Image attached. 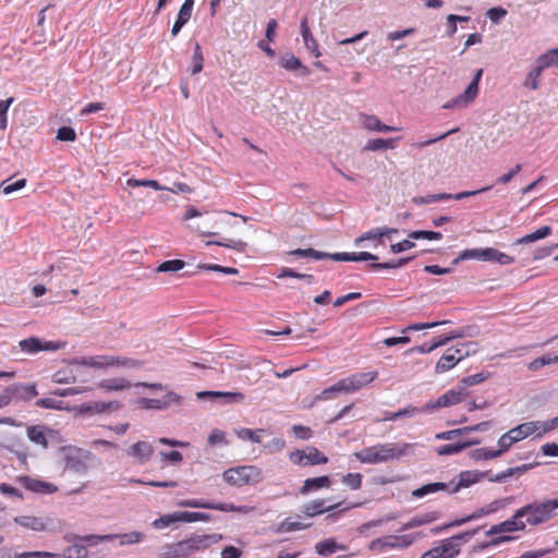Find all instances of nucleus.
Instances as JSON below:
<instances>
[{
	"mask_svg": "<svg viewBox=\"0 0 558 558\" xmlns=\"http://www.w3.org/2000/svg\"><path fill=\"white\" fill-rule=\"evenodd\" d=\"M74 544L63 550L64 558H86L88 550L86 545L80 541H73Z\"/></svg>",
	"mask_w": 558,
	"mask_h": 558,
	"instance_id": "nucleus-44",
	"label": "nucleus"
},
{
	"mask_svg": "<svg viewBox=\"0 0 558 558\" xmlns=\"http://www.w3.org/2000/svg\"><path fill=\"white\" fill-rule=\"evenodd\" d=\"M395 233H398V229H396V228H388V227L375 228V229H372V230L363 233L359 238H356L354 240V244H359L364 239H384L385 236H389L390 234H395Z\"/></svg>",
	"mask_w": 558,
	"mask_h": 558,
	"instance_id": "nucleus-36",
	"label": "nucleus"
},
{
	"mask_svg": "<svg viewBox=\"0 0 558 558\" xmlns=\"http://www.w3.org/2000/svg\"><path fill=\"white\" fill-rule=\"evenodd\" d=\"M557 361H558L557 355L546 354V355H543V356L537 357V359L533 360L532 362H530L527 367L530 371L536 372V371L541 369L542 367H544L545 365L555 363Z\"/></svg>",
	"mask_w": 558,
	"mask_h": 558,
	"instance_id": "nucleus-56",
	"label": "nucleus"
},
{
	"mask_svg": "<svg viewBox=\"0 0 558 558\" xmlns=\"http://www.w3.org/2000/svg\"><path fill=\"white\" fill-rule=\"evenodd\" d=\"M525 525L526 523L522 521V517H517L515 511L511 519L506 520L499 524L493 525L490 530L487 532V535L513 531H523L525 529Z\"/></svg>",
	"mask_w": 558,
	"mask_h": 558,
	"instance_id": "nucleus-19",
	"label": "nucleus"
},
{
	"mask_svg": "<svg viewBox=\"0 0 558 558\" xmlns=\"http://www.w3.org/2000/svg\"><path fill=\"white\" fill-rule=\"evenodd\" d=\"M470 457L475 461L490 460L500 457V451L489 450L487 448H478L471 451Z\"/></svg>",
	"mask_w": 558,
	"mask_h": 558,
	"instance_id": "nucleus-55",
	"label": "nucleus"
},
{
	"mask_svg": "<svg viewBox=\"0 0 558 558\" xmlns=\"http://www.w3.org/2000/svg\"><path fill=\"white\" fill-rule=\"evenodd\" d=\"M198 399H216L219 400L222 404H232V403H241L244 401L245 397L242 392H231V391H199L197 392Z\"/></svg>",
	"mask_w": 558,
	"mask_h": 558,
	"instance_id": "nucleus-17",
	"label": "nucleus"
},
{
	"mask_svg": "<svg viewBox=\"0 0 558 558\" xmlns=\"http://www.w3.org/2000/svg\"><path fill=\"white\" fill-rule=\"evenodd\" d=\"M182 403V397L174 391H168L165 395V398L162 400L159 399H149V398H140L136 400V404L144 410H157L162 411L167 410L173 404H181Z\"/></svg>",
	"mask_w": 558,
	"mask_h": 558,
	"instance_id": "nucleus-10",
	"label": "nucleus"
},
{
	"mask_svg": "<svg viewBox=\"0 0 558 558\" xmlns=\"http://www.w3.org/2000/svg\"><path fill=\"white\" fill-rule=\"evenodd\" d=\"M222 539L221 534H192L191 536L180 541L183 558H202L198 554L204 553L213 545Z\"/></svg>",
	"mask_w": 558,
	"mask_h": 558,
	"instance_id": "nucleus-3",
	"label": "nucleus"
},
{
	"mask_svg": "<svg viewBox=\"0 0 558 558\" xmlns=\"http://www.w3.org/2000/svg\"><path fill=\"white\" fill-rule=\"evenodd\" d=\"M378 372L356 373L344 378L349 392H354L375 380Z\"/></svg>",
	"mask_w": 558,
	"mask_h": 558,
	"instance_id": "nucleus-18",
	"label": "nucleus"
},
{
	"mask_svg": "<svg viewBox=\"0 0 558 558\" xmlns=\"http://www.w3.org/2000/svg\"><path fill=\"white\" fill-rule=\"evenodd\" d=\"M550 234H551V228L549 226H543L539 229H537L536 231L518 239L514 244L533 243L538 240L545 239Z\"/></svg>",
	"mask_w": 558,
	"mask_h": 558,
	"instance_id": "nucleus-42",
	"label": "nucleus"
},
{
	"mask_svg": "<svg viewBox=\"0 0 558 558\" xmlns=\"http://www.w3.org/2000/svg\"><path fill=\"white\" fill-rule=\"evenodd\" d=\"M395 138H374L369 140L364 149L371 151H377L380 149H392L395 148Z\"/></svg>",
	"mask_w": 558,
	"mask_h": 558,
	"instance_id": "nucleus-45",
	"label": "nucleus"
},
{
	"mask_svg": "<svg viewBox=\"0 0 558 558\" xmlns=\"http://www.w3.org/2000/svg\"><path fill=\"white\" fill-rule=\"evenodd\" d=\"M449 489H450L449 483L448 484L440 483V482L429 483V484H425L422 487L413 490L412 495L416 498H422L428 494H434L439 490H447L449 493Z\"/></svg>",
	"mask_w": 558,
	"mask_h": 558,
	"instance_id": "nucleus-40",
	"label": "nucleus"
},
{
	"mask_svg": "<svg viewBox=\"0 0 558 558\" xmlns=\"http://www.w3.org/2000/svg\"><path fill=\"white\" fill-rule=\"evenodd\" d=\"M464 393L462 388L456 390L451 389L447 391L446 393L441 395L437 400L435 401H428L426 404L423 405L424 413H433L436 410L440 408H446L450 405H454L463 400Z\"/></svg>",
	"mask_w": 558,
	"mask_h": 558,
	"instance_id": "nucleus-12",
	"label": "nucleus"
},
{
	"mask_svg": "<svg viewBox=\"0 0 558 558\" xmlns=\"http://www.w3.org/2000/svg\"><path fill=\"white\" fill-rule=\"evenodd\" d=\"M126 185L129 187H138V186H145V187H151L155 191H165L166 186L160 185V183L156 180H138V179H129L126 181Z\"/></svg>",
	"mask_w": 558,
	"mask_h": 558,
	"instance_id": "nucleus-52",
	"label": "nucleus"
},
{
	"mask_svg": "<svg viewBox=\"0 0 558 558\" xmlns=\"http://www.w3.org/2000/svg\"><path fill=\"white\" fill-rule=\"evenodd\" d=\"M415 536H421V533L405 534V535H388L385 537L376 538L371 543V548H399L404 549L410 547Z\"/></svg>",
	"mask_w": 558,
	"mask_h": 558,
	"instance_id": "nucleus-9",
	"label": "nucleus"
},
{
	"mask_svg": "<svg viewBox=\"0 0 558 558\" xmlns=\"http://www.w3.org/2000/svg\"><path fill=\"white\" fill-rule=\"evenodd\" d=\"M129 454L134 457L138 463L143 464L150 460L154 453V447L147 441H137L129 448Z\"/></svg>",
	"mask_w": 558,
	"mask_h": 558,
	"instance_id": "nucleus-23",
	"label": "nucleus"
},
{
	"mask_svg": "<svg viewBox=\"0 0 558 558\" xmlns=\"http://www.w3.org/2000/svg\"><path fill=\"white\" fill-rule=\"evenodd\" d=\"M25 185H26V179H19L15 182H12V183H11V179H8V180H4L0 184V191L3 194L8 195V194H11L13 192L20 191Z\"/></svg>",
	"mask_w": 558,
	"mask_h": 558,
	"instance_id": "nucleus-57",
	"label": "nucleus"
},
{
	"mask_svg": "<svg viewBox=\"0 0 558 558\" xmlns=\"http://www.w3.org/2000/svg\"><path fill=\"white\" fill-rule=\"evenodd\" d=\"M415 445L409 442H379L354 452V457L366 464H379L411 456Z\"/></svg>",
	"mask_w": 558,
	"mask_h": 558,
	"instance_id": "nucleus-1",
	"label": "nucleus"
},
{
	"mask_svg": "<svg viewBox=\"0 0 558 558\" xmlns=\"http://www.w3.org/2000/svg\"><path fill=\"white\" fill-rule=\"evenodd\" d=\"M342 483L349 486L351 489H359L362 485V474L348 473L342 477Z\"/></svg>",
	"mask_w": 558,
	"mask_h": 558,
	"instance_id": "nucleus-63",
	"label": "nucleus"
},
{
	"mask_svg": "<svg viewBox=\"0 0 558 558\" xmlns=\"http://www.w3.org/2000/svg\"><path fill=\"white\" fill-rule=\"evenodd\" d=\"M64 347V343L54 341H43L37 337H29L19 341V348L27 354H35L40 351H57Z\"/></svg>",
	"mask_w": 558,
	"mask_h": 558,
	"instance_id": "nucleus-11",
	"label": "nucleus"
},
{
	"mask_svg": "<svg viewBox=\"0 0 558 558\" xmlns=\"http://www.w3.org/2000/svg\"><path fill=\"white\" fill-rule=\"evenodd\" d=\"M418 413H424L423 407L417 408L414 405H408L397 412H386L383 421H396L402 417H412Z\"/></svg>",
	"mask_w": 558,
	"mask_h": 558,
	"instance_id": "nucleus-35",
	"label": "nucleus"
},
{
	"mask_svg": "<svg viewBox=\"0 0 558 558\" xmlns=\"http://www.w3.org/2000/svg\"><path fill=\"white\" fill-rule=\"evenodd\" d=\"M326 259H332L336 262H366L372 260L376 262L378 259L377 255H374L369 252H353V253H325Z\"/></svg>",
	"mask_w": 558,
	"mask_h": 558,
	"instance_id": "nucleus-20",
	"label": "nucleus"
},
{
	"mask_svg": "<svg viewBox=\"0 0 558 558\" xmlns=\"http://www.w3.org/2000/svg\"><path fill=\"white\" fill-rule=\"evenodd\" d=\"M289 255L296 257H311L314 259H326L325 252H319L314 248H296L288 252Z\"/></svg>",
	"mask_w": 558,
	"mask_h": 558,
	"instance_id": "nucleus-51",
	"label": "nucleus"
},
{
	"mask_svg": "<svg viewBox=\"0 0 558 558\" xmlns=\"http://www.w3.org/2000/svg\"><path fill=\"white\" fill-rule=\"evenodd\" d=\"M206 245L207 246H209V245L223 246V247L232 248V250L241 252V253L244 252L247 246L246 242H244L242 240L207 241Z\"/></svg>",
	"mask_w": 558,
	"mask_h": 558,
	"instance_id": "nucleus-48",
	"label": "nucleus"
},
{
	"mask_svg": "<svg viewBox=\"0 0 558 558\" xmlns=\"http://www.w3.org/2000/svg\"><path fill=\"white\" fill-rule=\"evenodd\" d=\"M88 460L89 452L75 450L74 452L66 454L64 471L84 475L88 470Z\"/></svg>",
	"mask_w": 558,
	"mask_h": 558,
	"instance_id": "nucleus-15",
	"label": "nucleus"
},
{
	"mask_svg": "<svg viewBox=\"0 0 558 558\" xmlns=\"http://www.w3.org/2000/svg\"><path fill=\"white\" fill-rule=\"evenodd\" d=\"M80 412L86 413V414H99V413H104L107 411H106L105 402H92V403H87V404H82L80 407Z\"/></svg>",
	"mask_w": 558,
	"mask_h": 558,
	"instance_id": "nucleus-62",
	"label": "nucleus"
},
{
	"mask_svg": "<svg viewBox=\"0 0 558 558\" xmlns=\"http://www.w3.org/2000/svg\"><path fill=\"white\" fill-rule=\"evenodd\" d=\"M117 537H118L117 534H106V535L90 534V535H85V536H78V535L66 536V538L69 541H80L83 544H85V545L88 544L90 546H96L99 543L109 542V541L116 539Z\"/></svg>",
	"mask_w": 558,
	"mask_h": 558,
	"instance_id": "nucleus-33",
	"label": "nucleus"
},
{
	"mask_svg": "<svg viewBox=\"0 0 558 558\" xmlns=\"http://www.w3.org/2000/svg\"><path fill=\"white\" fill-rule=\"evenodd\" d=\"M185 266V263L181 259H171L161 263L157 267L158 272H175L181 270Z\"/></svg>",
	"mask_w": 558,
	"mask_h": 558,
	"instance_id": "nucleus-59",
	"label": "nucleus"
},
{
	"mask_svg": "<svg viewBox=\"0 0 558 558\" xmlns=\"http://www.w3.org/2000/svg\"><path fill=\"white\" fill-rule=\"evenodd\" d=\"M450 349L452 351H456L454 355H456V357H459V362H460L463 359H465L472 354H475L478 350V344H477V342H474V341H468V342L458 343L456 347H451Z\"/></svg>",
	"mask_w": 558,
	"mask_h": 558,
	"instance_id": "nucleus-37",
	"label": "nucleus"
},
{
	"mask_svg": "<svg viewBox=\"0 0 558 558\" xmlns=\"http://www.w3.org/2000/svg\"><path fill=\"white\" fill-rule=\"evenodd\" d=\"M483 74V69H478L465 90L457 96L456 98L451 99L450 101L446 102L444 105L445 109H452V108H465L468 107L477 96L478 93V83Z\"/></svg>",
	"mask_w": 558,
	"mask_h": 558,
	"instance_id": "nucleus-8",
	"label": "nucleus"
},
{
	"mask_svg": "<svg viewBox=\"0 0 558 558\" xmlns=\"http://www.w3.org/2000/svg\"><path fill=\"white\" fill-rule=\"evenodd\" d=\"M451 199V196L449 193H438V194H430L426 196H415L412 198V202L416 205H425L430 203H436L440 201H448Z\"/></svg>",
	"mask_w": 558,
	"mask_h": 558,
	"instance_id": "nucleus-49",
	"label": "nucleus"
},
{
	"mask_svg": "<svg viewBox=\"0 0 558 558\" xmlns=\"http://www.w3.org/2000/svg\"><path fill=\"white\" fill-rule=\"evenodd\" d=\"M184 553L182 551L180 542L173 544H167L161 548L162 558H183Z\"/></svg>",
	"mask_w": 558,
	"mask_h": 558,
	"instance_id": "nucleus-53",
	"label": "nucleus"
},
{
	"mask_svg": "<svg viewBox=\"0 0 558 558\" xmlns=\"http://www.w3.org/2000/svg\"><path fill=\"white\" fill-rule=\"evenodd\" d=\"M311 524H304L298 521H292L291 519L283 520L279 526L277 527V532L284 533V532H292V531H299L308 527Z\"/></svg>",
	"mask_w": 558,
	"mask_h": 558,
	"instance_id": "nucleus-61",
	"label": "nucleus"
},
{
	"mask_svg": "<svg viewBox=\"0 0 558 558\" xmlns=\"http://www.w3.org/2000/svg\"><path fill=\"white\" fill-rule=\"evenodd\" d=\"M72 364L92 368H105L110 366L136 367L140 365V363L135 360L113 355H96L74 359Z\"/></svg>",
	"mask_w": 558,
	"mask_h": 558,
	"instance_id": "nucleus-6",
	"label": "nucleus"
},
{
	"mask_svg": "<svg viewBox=\"0 0 558 558\" xmlns=\"http://www.w3.org/2000/svg\"><path fill=\"white\" fill-rule=\"evenodd\" d=\"M439 517H440V514L437 511H429V512H425V513L415 515L414 518H412L411 520L405 522L400 527L399 532L408 531V530H411V529H414V527H417V526H421L424 524L432 523V522L438 520Z\"/></svg>",
	"mask_w": 558,
	"mask_h": 558,
	"instance_id": "nucleus-26",
	"label": "nucleus"
},
{
	"mask_svg": "<svg viewBox=\"0 0 558 558\" xmlns=\"http://www.w3.org/2000/svg\"><path fill=\"white\" fill-rule=\"evenodd\" d=\"M301 35L303 37L304 45L308 51H311L315 57H319L320 52L318 50V45L316 39L313 37L311 29L307 24V19L304 17L301 21Z\"/></svg>",
	"mask_w": 558,
	"mask_h": 558,
	"instance_id": "nucleus-30",
	"label": "nucleus"
},
{
	"mask_svg": "<svg viewBox=\"0 0 558 558\" xmlns=\"http://www.w3.org/2000/svg\"><path fill=\"white\" fill-rule=\"evenodd\" d=\"M459 553L460 549L453 545L452 539L446 538L439 546L425 551L421 558H454Z\"/></svg>",
	"mask_w": 558,
	"mask_h": 558,
	"instance_id": "nucleus-16",
	"label": "nucleus"
},
{
	"mask_svg": "<svg viewBox=\"0 0 558 558\" xmlns=\"http://www.w3.org/2000/svg\"><path fill=\"white\" fill-rule=\"evenodd\" d=\"M131 386L132 384L124 377L107 378L99 383V387L106 391H120Z\"/></svg>",
	"mask_w": 558,
	"mask_h": 558,
	"instance_id": "nucleus-32",
	"label": "nucleus"
},
{
	"mask_svg": "<svg viewBox=\"0 0 558 558\" xmlns=\"http://www.w3.org/2000/svg\"><path fill=\"white\" fill-rule=\"evenodd\" d=\"M289 459L292 463L306 466L318 465L328 462V458L315 447H306L304 450H293L289 453Z\"/></svg>",
	"mask_w": 558,
	"mask_h": 558,
	"instance_id": "nucleus-7",
	"label": "nucleus"
},
{
	"mask_svg": "<svg viewBox=\"0 0 558 558\" xmlns=\"http://www.w3.org/2000/svg\"><path fill=\"white\" fill-rule=\"evenodd\" d=\"M339 506H340V504L325 507V501L323 499H317V500H313V501L306 504L303 507L302 512L307 517H315L317 514L332 511V510L337 509Z\"/></svg>",
	"mask_w": 558,
	"mask_h": 558,
	"instance_id": "nucleus-28",
	"label": "nucleus"
},
{
	"mask_svg": "<svg viewBox=\"0 0 558 558\" xmlns=\"http://www.w3.org/2000/svg\"><path fill=\"white\" fill-rule=\"evenodd\" d=\"M26 433H27L28 439L32 442L39 445L43 448H47V438L45 435L44 426H39V425L28 426Z\"/></svg>",
	"mask_w": 558,
	"mask_h": 558,
	"instance_id": "nucleus-43",
	"label": "nucleus"
},
{
	"mask_svg": "<svg viewBox=\"0 0 558 558\" xmlns=\"http://www.w3.org/2000/svg\"><path fill=\"white\" fill-rule=\"evenodd\" d=\"M120 539V545H133L142 542L145 538V534L138 531H132L124 534H117Z\"/></svg>",
	"mask_w": 558,
	"mask_h": 558,
	"instance_id": "nucleus-50",
	"label": "nucleus"
},
{
	"mask_svg": "<svg viewBox=\"0 0 558 558\" xmlns=\"http://www.w3.org/2000/svg\"><path fill=\"white\" fill-rule=\"evenodd\" d=\"M558 509V497L541 502H532L517 510V517L526 518L530 525H538L551 519L555 510Z\"/></svg>",
	"mask_w": 558,
	"mask_h": 558,
	"instance_id": "nucleus-2",
	"label": "nucleus"
},
{
	"mask_svg": "<svg viewBox=\"0 0 558 558\" xmlns=\"http://www.w3.org/2000/svg\"><path fill=\"white\" fill-rule=\"evenodd\" d=\"M76 377L71 369H59L52 375V381L56 384L75 383Z\"/></svg>",
	"mask_w": 558,
	"mask_h": 558,
	"instance_id": "nucleus-60",
	"label": "nucleus"
},
{
	"mask_svg": "<svg viewBox=\"0 0 558 558\" xmlns=\"http://www.w3.org/2000/svg\"><path fill=\"white\" fill-rule=\"evenodd\" d=\"M485 248H469L462 251L457 258L452 260V265H458L462 260L477 259L484 262Z\"/></svg>",
	"mask_w": 558,
	"mask_h": 558,
	"instance_id": "nucleus-46",
	"label": "nucleus"
},
{
	"mask_svg": "<svg viewBox=\"0 0 558 558\" xmlns=\"http://www.w3.org/2000/svg\"><path fill=\"white\" fill-rule=\"evenodd\" d=\"M413 258H414V256H409V257L399 258L398 260H393V262L372 263L368 267L372 270L395 269V268H399V267L405 266Z\"/></svg>",
	"mask_w": 558,
	"mask_h": 558,
	"instance_id": "nucleus-47",
	"label": "nucleus"
},
{
	"mask_svg": "<svg viewBox=\"0 0 558 558\" xmlns=\"http://www.w3.org/2000/svg\"><path fill=\"white\" fill-rule=\"evenodd\" d=\"M478 444V440H471L465 442H459V444H448L440 446L436 449V452L439 456H449V454H457L464 450L465 448H469L473 445Z\"/></svg>",
	"mask_w": 558,
	"mask_h": 558,
	"instance_id": "nucleus-39",
	"label": "nucleus"
},
{
	"mask_svg": "<svg viewBox=\"0 0 558 558\" xmlns=\"http://www.w3.org/2000/svg\"><path fill=\"white\" fill-rule=\"evenodd\" d=\"M16 482L23 488L38 495H51L58 490L54 484L28 475L17 476Z\"/></svg>",
	"mask_w": 558,
	"mask_h": 558,
	"instance_id": "nucleus-13",
	"label": "nucleus"
},
{
	"mask_svg": "<svg viewBox=\"0 0 558 558\" xmlns=\"http://www.w3.org/2000/svg\"><path fill=\"white\" fill-rule=\"evenodd\" d=\"M13 521L33 532L56 533L61 530L60 520L47 514H22L15 517Z\"/></svg>",
	"mask_w": 558,
	"mask_h": 558,
	"instance_id": "nucleus-4",
	"label": "nucleus"
},
{
	"mask_svg": "<svg viewBox=\"0 0 558 558\" xmlns=\"http://www.w3.org/2000/svg\"><path fill=\"white\" fill-rule=\"evenodd\" d=\"M58 555L49 551H25L16 554L13 558H57Z\"/></svg>",
	"mask_w": 558,
	"mask_h": 558,
	"instance_id": "nucleus-64",
	"label": "nucleus"
},
{
	"mask_svg": "<svg viewBox=\"0 0 558 558\" xmlns=\"http://www.w3.org/2000/svg\"><path fill=\"white\" fill-rule=\"evenodd\" d=\"M359 119L363 128L368 131L386 133L399 130L396 126L384 124L376 116L373 114L361 113Z\"/></svg>",
	"mask_w": 558,
	"mask_h": 558,
	"instance_id": "nucleus-25",
	"label": "nucleus"
},
{
	"mask_svg": "<svg viewBox=\"0 0 558 558\" xmlns=\"http://www.w3.org/2000/svg\"><path fill=\"white\" fill-rule=\"evenodd\" d=\"M337 393H350L344 378L340 379L337 384L330 386L329 388L324 389L317 396L316 399L317 400L332 399Z\"/></svg>",
	"mask_w": 558,
	"mask_h": 558,
	"instance_id": "nucleus-38",
	"label": "nucleus"
},
{
	"mask_svg": "<svg viewBox=\"0 0 558 558\" xmlns=\"http://www.w3.org/2000/svg\"><path fill=\"white\" fill-rule=\"evenodd\" d=\"M279 64L288 71L299 72L301 76H307L310 70L303 65L299 58L291 52H284L279 58Z\"/></svg>",
	"mask_w": 558,
	"mask_h": 558,
	"instance_id": "nucleus-22",
	"label": "nucleus"
},
{
	"mask_svg": "<svg viewBox=\"0 0 558 558\" xmlns=\"http://www.w3.org/2000/svg\"><path fill=\"white\" fill-rule=\"evenodd\" d=\"M330 486V478L327 475H323L319 477L307 478L304 481L303 486L300 488L301 495H307L313 490L320 489L323 487Z\"/></svg>",
	"mask_w": 558,
	"mask_h": 558,
	"instance_id": "nucleus-31",
	"label": "nucleus"
},
{
	"mask_svg": "<svg viewBox=\"0 0 558 558\" xmlns=\"http://www.w3.org/2000/svg\"><path fill=\"white\" fill-rule=\"evenodd\" d=\"M222 476L228 484L241 487L259 483L262 481V471L254 465H243L226 470Z\"/></svg>",
	"mask_w": 558,
	"mask_h": 558,
	"instance_id": "nucleus-5",
	"label": "nucleus"
},
{
	"mask_svg": "<svg viewBox=\"0 0 558 558\" xmlns=\"http://www.w3.org/2000/svg\"><path fill=\"white\" fill-rule=\"evenodd\" d=\"M7 391L15 399L22 401H31L36 396H38V391L35 384H13L10 387H8Z\"/></svg>",
	"mask_w": 558,
	"mask_h": 558,
	"instance_id": "nucleus-21",
	"label": "nucleus"
},
{
	"mask_svg": "<svg viewBox=\"0 0 558 558\" xmlns=\"http://www.w3.org/2000/svg\"><path fill=\"white\" fill-rule=\"evenodd\" d=\"M456 351L448 348L435 366V373L441 374L453 368L459 363V357L454 355Z\"/></svg>",
	"mask_w": 558,
	"mask_h": 558,
	"instance_id": "nucleus-29",
	"label": "nucleus"
},
{
	"mask_svg": "<svg viewBox=\"0 0 558 558\" xmlns=\"http://www.w3.org/2000/svg\"><path fill=\"white\" fill-rule=\"evenodd\" d=\"M345 546L338 544L333 538H327L315 545V551L324 557H328L337 550H344Z\"/></svg>",
	"mask_w": 558,
	"mask_h": 558,
	"instance_id": "nucleus-34",
	"label": "nucleus"
},
{
	"mask_svg": "<svg viewBox=\"0 0 558 558\" xmlns=\"http://www.w3.org/2000/svg\"><path fill=\"white\" fill-rule=\"evenodd\" d=\"M536 65L543 71L549 66L558 65V48H553L536 59Z\"/></svg>",
	"mask_w": 558,
	"mask_h": 558,
	"instance_id": "nucleus-41",
	"label": "nucleus"
},
{
	"mask_svg": "<svg viewBox=\"0 0 558 558\" xmlns=\"http://www.w3.org/2000/svg\"><path fill=\"white\" fill-rule=\"evenodd\" d=\"M542 72L543 70L535 64V66L526 74L523 86L534 90L537 89L539 87L538 77L542 75Z\"/></svg>",
	"mask_w": 558,
	"mask_h": 558,
	"instance_id": "nucleus-54",
	"label": "nucleus"
},
{
	"mask_svg": "<svg viewBox=\"0 0 558 558\" xmlns=\"http://www.w3.org/2000/svg\"><path fill=\"white\" fill-rule=\"evenodd\" d=\"M203 63H204V57L202 53L201 46L198 44H195L194 52L192 56L191 74L195 75V74L199 73L203 70Z\"/></svg>",
	"mask_w": 558,
	"mask_h": 558,
	"instance_id": "nucleus-58",
	"label": "nucleus"
},
{
	"mask_svg": "<svg viewBox=\"0 0 558 558\" xmlns=\"http://www.w3.org/2000/svg\"><path fill=\"white\" fill-rule=\"evenodd\" d=\"M541 421H532L522 423L514 428H511L509 432L512 434L514 440L518 442L530 435L537 434L541 432Z\"/></svg>",
	"mask_w": 558,
	"mask_h": 558,
	"instance_id": "nucleus-24",
	"label": "nucleus"
},
{
	"mask_svg": "<svg viewBox=\"0 0 558 558\" xmlns=\"http://www.w3.org/2000/svg\"><path fill=\"white\" fill-rule=\"evenodd\" d=\"M488 476V472L481 471H462L459 475L449 482V494L458 493L462 488H466L473 484L478 483L484 477Z\"/></svg>",
	"mask_w": 558,
	"mask_h": 558,
	"instance_id": "nucleus-14",
	"label": "nucleus"
},
{
	"mask_svg": "<svg viewBox=\"0 0 558 558\" xmlns=\"http://www.w3.org/2000/svg\"><path fill=\"white\" fill-rule=\"evenodd\" d=\"M512 501H513V497L496 499V500L492 501L490 504L486 505L485 507L471 513V518L476 520L484 515L497 512L499 509L506 507L507 505H510Z\"/></svg>",
	"mask_w": 558,
	"mask_h": 558,
	"instance_id": "nucleus-27",
	"label": "nucleus"
}]
</instances>
